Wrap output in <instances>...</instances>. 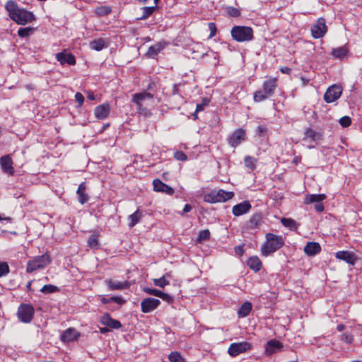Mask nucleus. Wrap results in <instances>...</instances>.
Masks as SVG:
<instances>
[{
  "mask_svg": "<svg viewBox=\"0 0 362 362\" xmlns=\"http://www.w3.org/2000/svg\"><path fill=\"white\" fill-rule=\"evenodd\" d=\"M5 8L9 17L19 25H25L35 20L32 12L18 8L17 4L13 0L6 2Z\"/></svg>",
  "mask_w": 362,
  "mask_h": 362,
  "instance_id": "f257e3e1",
  "label": "nucleus"
},
{
  "mask_svg": "<svg viewBox=\"0 0 362 362\" xmlns=\"http://www.w3.org/2000/svg\"><path fill=\"white\" fill-rule=\"evenodd\" d=\"M132 102L136 105V110L139 114L149 117L152 113L147 105H151L153 103V95L148 92H142L133 95Z\"/></svg>",
  "mask_w": 362,
  "mask_h": 362,
  "instance_id": "f03ea898",
  "label": "nucleus"
},
{
  "mask_svg": "<svg viewBox=\"0 0 362 362\" xmlns=\"http://www.w3.org/2000/svg\"><path fill=\"white\" fill-rule=\"evenodd\" d=\"M284 245V240L281 235L267 233L266 243L261 247L262 254L267 257L280 249Z\"/></svg>",
  "mask_w": 362,
  "mask_h": 362,
  "instance_id": "7ed1b4c3",
  "label": "nucleus"
},
{
  "mask_svg": "<svg viewBox=\"0 0 362 362\" xmlns=\"http://www.w3.org/2000/svg\"><path fill=\"white\" fill-rule=\"evenodd\" d=\"M233 40L237 42L250 41L253 38V30L250 27L235 25L230 31Z\"/></svg>",
  "mask_w": 362,
  "mask_h": 362,
  "instance_id": "20e7f679",
  "label": "nucleus"
},
{
  "mask_svg": "<svg viewBox=\"0 0 362 362\" xmlns=\"http://www.w3.org/2000/svg\"><path fill=\"white\" fill-rule=\"evenodd\" d=\"M50 262L51 259L47 253L37 256L33 259L28 262L26 272L28 273H32L37 269L45 267Z\"/></svg>",
  "mask_w": 362,
  "mask_h": 362,
  "instance_id": "39448f33",
  "label": "nucleus"
},
{
  "mask_svg": "<svg viewBox=\"0 0 362 362\" xmlns=\"http://www.w3.org/2000/svg\"><path fill=\"white\" fill-rule=\"evenodd\" d=\"M35 310L30 304L22 303L18 307V317L24 323H29L32 321Z\"/></svg>",
  "mask_w": 362,
  "mask_h": 362,
  "instance_id": "423d86ee",
  "label": "nucleus"
},
{
  "mask_svg": "<svg viewBox=\"0 0 362 362\" xmlns=\"http://www.w3.org/2000/svg\"><path fill=\"white\" fill-rule=\"evenodd\" d=\"M342 93V88L338 85H332L327 88L324 95V99L327 103L334 102L339 99Z\"/></svg>",
  "mask_w": 362,
  "mask_h": 362,
  "instance_id": "0eeeda50",
  "label": "nucleus"
},
{
  "mask_svg": "<svg viewBox=\"0 0 362 362\" xmlns=\"http://www.w3.org/2000/svg\"><path fill=\"white\" fill-rule=\"evenodd\" d=\"M251 349V344L247 341L233 343L230 345L228 353L230 356L235 357L240 354L244 353Z\"/></svg>",
  "mask_w": 362,
  "mask_h": 362,
  "instance_id": "6e6552de",
  "label": "nucleus"
},
{
  "mask_svg": "<svg viewBox=\"0 0 362 362\" xmlns=\"http://www.w3.org/2000/svg\"><path fill=\"white\" fill-rule=\"evenodd\" d=\"M160 304V301L158 299L147 298L141 302V309L144 313H151L156 309Z\"/></svg>",
  "mask_w": 362,
  "mask_h": 362,
  "instance_id": "1a4fd4ad",
  "label": "nucleus"
},
{
  "mask_svg": "<svg viewBox=\"0 0 362 362\" xmlns=\"http://www.w3.org/2000/svg\"><path fill=\"white\" fill-rule=\"evenodd\" d=\"M335 257L337 259L344 261L351 265H354L358 259L354 252L346 250L336 252Z\"/></svg>",
  "mask_w": 362,
  "mask_h": 362,
  "instance_id": "9d476101",
  "label": "nucleus"
},
{
  "mask_svg": "<svg viewBox=\"0 0 362 362\" xmlns=\"http://www.w3.org/2000/svg\"><path fill=\"white\" fill-rule=\"evenodd\" d=\"M0 165L1 170L4 173L13 175L14 169L13 167V160L9 155H6L0 158Z\"/></svg>",
  "mask_w": 362,
  "mask_h": 362,
  "instance_id": "9b49d317",
  "label": "nucleus"
},
{
  "mask_svg": "<svg viewBox=\"0 0 362 362\" xmlns=\"http://www.w3.org/2000/svg\"><path fill=\"white\" fill-rule=\"evenodd\" d=\"M245 139V132L243 129L235 130L228 139L229 144L235 147Z\"/></svg>",
  "mask_w": 362,
  "mask_h": 362,
  "instance_id": "f8f14e48",
  "label": "nucleus"
},
{
  "mask_svg": "<svg viewBox=\"0 0 362 362\" xmlns=\"http://www.w3.org/2000/svg\"><path fill=\"white\" fill-rule=\"evenodd\" d=\"M100 323L105 326H107L111 329H119L122 327V324L119 321L115 320L110 317L108 313L104 314L100 317Z\"/></svg>",
  "mask_w": 362,
  "mask_h": 362,
  "instance_id": "ddd939ff",
  "label": "nucleus"
},
{
  "mask_svg": "<svg viewBox=\"0 0 362 362\" xmlns=\"http://www.w3.org/2000/svg\"><path fill=\"white\" fill-rule=\"evenodd\" d=\"M153 189L156 192H163L168 195H173L175 192L174 189L168 185L163 182L159 179H156L153 182Z\"/></svg>",
  "mask_w": 362,
  "mask_h": 362,
  "instance_id": "4468645a",
  "label": "nucleus"
},
{
  "mask_svg": "<svg viewBox=\"0 0 362 362\" xmlns=\"http://www.w3.org/2000/svg\"><path fill=\"white\" fill-rule=\"evenodd\" d=\"M251 204L248 201L242 202L233 207L232 212L234 216H240L247 213L251 209Z\"/></svg>",
  "mask_w": 362,
  "mask_h": 362,
  "instance_id": "2eb2a0df",
  "label": "nucleus"
},
{
  "mask_svg": "<svg viewBox=\"0 0 362 362\" xmlns=\"http://www.w3.org/2000/svg\"><path fill=\"white\" fill-rule=\"evenodd\" d=\"M315 132L311 128H308L305 132L303 139V145L308 148H314L315 144Z\"/></svg>",
  "mask_w": 362,
  "mask_h": 362,
  "instance_id": "dca6fc26",
  "label": "nucleus"
},
{
  "mask_svg": "<svg viewBox=\"0 0 362 362\" xmlns=\"http://www.w3.org/2000/svg\"><path fill=\"white\" fill-rule=\"evenodd\" d=\"M79 337V333L74 328H69L61 335V339L64 342H71L76 340Z\"/></svg>",
  "mask_w": 362,
  "mask_h": 362,
  "instance_id": "f3484780",
  "label": "nucleus"
},
{
  "mask_svg": "<svg viewBox=\"0 0 362 362\" xmlns=\"http://www.w3.org/2000/svg\"><path fill=\"white\" fill-rule=\"evenodd\" d=\"M110 111V107L108 104H102L95 108L94 114L98 119H103L109 115Z\"/></svg>",
  "mask_w": 362,
  "mask_h": 362,
  "instance_id": "a211bd4d",
  "label": "nucleus"
},
{
  "mask_svg": "<svg viewBox=\"0 0 362 362\" xmlns=\"http://www.w3.org/2000/svg\"><path fill=\"white\" fill-rule=\"evenodd\" d=\"M282 347V344L275 339L269 340L265 346V354L267 356H270L281 349Z\"/></svg>",
  "mask_w": 362,
  "mask_h": 362,
  "instance_id": "6ab92c4d",
  "label": "nucleus"
},
{
  "mask_svg": "<svg viewBox=\"0 0 362 362\" xmlns=\"http://www.w3.org/2000/svg\"><path fill=\"white\" fill-rule=\"evenodd\" d=\"M56 59L60 62L62 65L65 64L74 65L76 64L75 57L71 54L59 52L56 54Z\"/></svg>",
  "mask_w": 362,
  "mask_h": 362,
  "instance_id": "aec40b11",
  "label": "nucleus"
},
{
  "mask_svg": "<svg viewBox=\"0 0 362 362\" xmlns=\"http://www.w3.org/2000/svg\"><path fill=\"white\" fill-rule=\"evenodd\" d=\"M108 288L111 291L115 290H122L129 287V284L127 281H112L111 279H107L105 281Z\"/></svg>",
  "mask_w": 362,
  "mask_h": 362,
  "instance_id": "412c9836",
  "label": "nucleus"
},
{
  "mask_svg": "<svg viewBox=\"0 0 362 362\" xmlns=\"http://www.w3.org/2000/svg\"><path fill=\"white\" fill-rule=\"evenodd\" d=\"M166 43L163 41L159 42L154 45L151 46L146 53L148 57L154 58L158 54L164 49Z\"/></svg>",
  "mask_w": 362,
  "mask_h": 362,
  "instance_id": "4be33fe9",
  "label": "nucleus"
},
{
  "mask_svg": "<svg viewBox=\"0 0 362 362\" xmlns=\"http://www.w3.org/2000/svg\"><path fill=\"white\" fill-rule=\"evenodd\" d=\"M276 87L277 83L276 78H269L265 81L262 84V89L265 90L267 94L271 95H273Z\"/></svg>",
  "mask_w": 362,
  "mask_h": 362,
  "instance_id": "5701e85b",
  "label": "nucleus"
},
{
  "mask_svg": "<svg viewBox=\"0 0 362 362\" xmlns=\"http://www.w3.org/2000/svg\"><path fill=\"white\" fill-rule=\"evenodd\" d=\"M86 186L84 182H82L79 185L78 189L76 191V194L78 197V202L83 204L86 203L89 199L88 194L86 192Z\"/></svg>",
  "mask_w": 362,
  "mask_h": 362,
  "instance_id": "b1692460",
  "label": "nucleus"
},
{
  "mask_svg": "<svg viewBox=\"0 0 362 362\" xmlns=\"http://www.w3.org/2000/svg\"><path fill=\"white\" fill-rule=\"evenodd\" d=\"M247 264L255 272H259L262 267V262L257 256L251 257L249 258L247 261Z\"/></svg>",
  "mask_w": 362,
  "mask_h": 362,
  "instance_id": "393cba45",
  "label": "nucleus"
},
{
  "mask_svg": "<svg viewBox=\"0 0 362 362\" xmlns=\"http://www.w3.org/2000/svg\"><path fill=\"white\" fill-rule=\"evenodd\" d=\"M89 46L92 49L96 50V51H100L103 48L107 47V44L106 43L105 40L102 38L96 39L94 40H92L89 43Z\"/></svg>",
  "mask_w": 362,
  "mask_h": 362,
  "instance_id": "a878e982",
  "label": "nucleus"
},
{
  "mask_svg": "<svg viewBox=\"0 0 362 362\" xmlns=\"http://www.w3.org/2000/svg\"><path fill=\"white\" fill-rule=\"evenodd\" d=\"M216 195L217 199H218V202H224L231 199L234 197V193L233 192L219 189L216 191Z\"/></svg>",
  "mask_w": 362,
  "mask_h": 362,
  "instance_id": "bb28decb",
  "label": "nucleus"
},
{
  "mask_svg": "<svg viewBox=\"0 0 362 362\" xmlns=\"http://www.w3.org/2000/svg\"><path fill=\"white\" fill-rule=\"evenodd\" d=\"M348 49L345 46H341L335 49H333L331 54L333 57L339 59H342L347 54Z\"/></svg>",
  "mask_w": 362,
  "mask_h": 362,
  "instance_id": "cd10ccee",
  "label": "nucleus"
},
{
  "mask_svg": "<svg viewBox=\"0 0 362 362\" xmlns=\"http://www.w3.org/2000/svg\"><path fill=\"white\" fill-rule=\"evenodd\" d=\"M252 303L250 302L244 303L238 311V315L240 317H245L249 315L252 310Z\"/></svg>",
  "mask_w": 362,
  "mask_h": 362,
  "instance_id": "c85d7f7f",
  "label": "nucleus"
},
{
  "mask_svg": "<svg viewBox=\"0 0 362 362\" xmlns=\"http://www.w3.org/2000/svg\"><path fill=\"white\" fill-rule=\"evenodd\" d=\"M141 217H142V212L139 209H137L134 213H133L132 214H131L129 216V223L128 224L129 227L133 228L136 223H138L139 222Z\"/></svg>",
  "mask_w": 362,
  "mask_h": 362,
  "instance_id": "c756f323",
  "label": "nucleus"
},
{
  "mask_svg": "<svg viewBox=\"0 0 362 362\" xmlns=\"http://www.w3.org/2000/svg\"><path fill=\"white\" fill-rule=\"evenodd\" d=\"M304 252L308 256H314L317 254V243L308 242L304 247Z\"/></svg>",
  "mask_w": 362,
  "mask_h": 362,
  "instance_id": "7c9ffc66",
  "label": "nucleus"
},
{
  "mask_svg": "<svg viewBox=\"0 0 362 362\" xmlns=\"http://www.w3.org/2000/svg\"><path fill=\"white\" fill-rule=\"evenodd\" d=\"M271 96H272L271 95L267 94L265 93V90L264 89H262V90H256L254 93L253 99H254L255 102L259 103V102H262V101L269 98Z\"/></svg>",
  "mask_w": 362,
  "mask_h": 362,
  "instance_id": "2f4dec72",
  "label": "nucleus"
},
{
  "mask_svg": "<svg viewBox=\"0 0 362 362\" xmlns=\"http://www.w3.org/2000/svg\"><path fill=\"white\" fill-rule=\"evenodd\" d=\"M327 32V27L325 20L323 18H318V38L322 37Z\"/></svg>",
  "mask_w": 362,
  "mask_h": 362,
  "instance_id": "473e14b6",
  "label": "nucleus"
},
{
  "mask_svg": "<svg viewBox=\"0 0 362 362\" xmlns=\"http://www.w3.org/2000/svg\"><path fill=\"white\" fill-rule=\"evenodd\" d=\"M281 222L284 226L288 228L290 230H296L298 227V223L292 218H282Z\"/></svg>",
  "mask_w": 362,
  "mask_h": 362,
  "instance_id": "72a5a7b5",
  "label": "nucleus"
},
{
  "mask_svg": "<svg viewBox=\"0 0 362 362\" xmlns=\"http://www.w3.org/2000/svg\"><path fill=\"white\" fill-rule=\"evenodd\" d=\"M111 11V7L107 6H100L95 8V13L98 16H105L110 13Z\"/></svg>",
  "mask_w": 362,
  "mask_h": 362,
  "instance_id": "f704fd0d",
  "label": "nucleus"
},
{
  "mask_svg": "<svg viewBox=\"0 0 362 362\" xmlns=\"http://www.w3.org/2000/svg\"><path fill=\"white\" fill-rule=\"evenodd\" d=\"M155 9H156V6L141 8L143 13L138 18L139 20H145V19L148 18L153 13Z\"/></svg>",
  "mask_w": 362,
  "mask_h": 362,
  "instance_id": "c9c22d12",
  "label": "nucleus"
},
{
  "mask_svg": "<svg viewBox=\"0 0 362 362\" xmlns=\"http://www.w3.org/2000/svg\"><path fill=\"white\" fill-rule=\"evenodd\" d=\"M204 200L206 202L209 203H216L218 202V199H217L216 190H214L204 195Z\"/></svg>",
  "mask_w": 362,
  "mask_h": 362,
  "instance_id": "e433bc0d",
  "label": "nucleus"
},
{
  "mask_svg": "<svg viewBox=\"0 0 362 362\" xmlns=\"http://www.w3.org/2000/svg\"><path fill=\"white\" fill-rule=\"evenodd\" d=\"M34 30L35 29L31 27L21 28L18 29V35L21 37H27L30 36L31 34H33Z\"/></svg>",
  "mask_w": 362,
  "mask_h": 362,
  "instance_id": "4c0bfd02",
  "label": "nucleus"
},
{
  "mask_svg": "<svg viewBox=\"0 0 362 362\" xmlns=\"http://www.w3.org/2000/svg\"><path fill=\"white\" fill-rule=\"evenodd\" d=\"M168 359L170 362H186L180 354L177 351L170 353Z\"/></svg>",
  "mask_w": 362,
  "mask_h": 362,
  "instance_id": "58836bf2",
  "label": "nucleus"
},
{
  "mask_svg": "<svg viewBox=\"0 0 362 362\" xmlns=\"http://www.w3.org/2000/svg\"><path fill=\"white\" fill-rule=\"evenodd\" d=\"M261 215L260 214H255L250 219V227L255 228L258 227L259 223L261 221Z\"/></svg>",
  "mask_w": 362,
  "mask_h": 362,
  "instance_id": "ea45409f",
  "label": "nucleus"
},
{
  "mask_svg": "<svg viewBox=\"0 0 362 362\" xmlns=\"http://www.w3.org/2000/svg\"><path fill=\"white\" fill-rule=\"evenodd\" d=\"M210 238V231L208 229L199 231L197 238V242L202 243L208 240Z\"/></svg>",
  "mask_w": 362,
  "mask_h": 362,
  "instance_id": "a19ab883",
  "label": "nucleus"
},
{
  "mask_svg": "<svg viewBox=\"0 0 362 362\" xmlns=\"http://www.w3.org/2000/svg\"><path fill=\"white\" fill-rule=\"evenodd\" d=\"M58 291V288L52 284H46L40 289V291L45 294H49Z\"/></svg>",
  "mask_w": 362,
  "mask_h": 362,
  "instance_id": "79ce46f5",
  "label": "nucleus"
},
{
  "mask_svg": "<svg viewBox=\"0 0 362 362\" xmlns=\"http://www.w3.org/2000/svg\"><path fill=\"white\" fill-rule=\"evenodd\" d=\"M153 284L155 286L163 288L165 286L169 284V281L165 279V275H163L159 279H154Z\"/></svg>",
  "mask_w": 362,
  "mask_h": 362,
  "instance_id": "37998d69",
  "label": "nucleus"
},
{
  "mask_svg": "<svg viewBox=\"0 0 362 362\" xmlns=\"http://www.w3.org/2000/svg\"><path fill=\"white\" fill-rule=\"evenodd\" d=\"M245 165L247 168H250V170H254L256 167L255 162L256 160L251 157V156H246L244 159Z\"/></svg>",
  "mask_w": 362,
  "mask_h": 362,
  "instance_id": "c03bdc74",
  "label": "nucleus"
},
{
  "mask_svg": "<svg viewBox=\"0 0 362 362\" xmlns=\"http://www.w3.org/2000/svg\"><path fill=\"white\" fill-rule=\"evenodd\" d=\"M88 245L92 248H96L98 245V236L95 234L91 235L88 239Z\"/></svg>",
  "mask_w": 362,
  "mask_h": 362,
  "instance_id": "a18cd8bd",
  "label": "nucleus"
},
{
  "mask_svg": "<svg viewBox=\"0 0 362 362\" xmlns=\"http://www.w3.org/2000/svg\"><path fill=\"white\" fill-rule=\"evenodd\" d=\"M9 272V267L6 262H0V277L6 275Z\"/></svg>",
  "mask_w": 362,
  "mask_h": 362,
  "instance_id": "49530a36",
  "label": "nucleus"
},
{
  "mask_svg": "<svg viewBox=\"0 0 362 362\" xmlns=\"http://www.w3.org/2000/svg\"><path fill=\"white\" fill-rule=\"evenodd\" d=\"M144 291L145 293H148V295H152V296H155L157 297H159L161 293V291L156 289V288H144Z\"/></svg>",
  "mask_w": 362,
  "mask_h": 362,
  "instance_id": "de8ad7c7",
  "label": "nucleus"
},
{
  "mask_svg": "<svg viewBox=\"0 0 362 362\" xmlns=\"http://www.w3.org/2000/svg\"><path fill=\"white\" fill-rule=\"evenodd\" d=\"M351 119L348 116H344L339 119V124L343 127H348L351 125Z\"/></svg>",
  "mask_w": 362,
  "mask_h": 362,
  "instance_id": "09e8293b",
  "label": "nucleus"
},
{
  "mask_svg": "<svg viewBox=\"0 0 362 362\" xmlns=\"http://www.w3.org/2000/svg\"><path fill=\"white\" fill-rule=\"evenodd\" d=\"M209 100H207V99L204 98V99L202 100V103H201V104H197V107H196V111H195V113L194 114V117H197V113L198 112H200V111L203 110H204V106L207 105H208V103H209Z\"/></svg>",
  "mask_w": 362,
  "mask_h": 362,
  "instance_id": "8fccbe9b",
  "label": "nucleus"
},
{
  "mask_svg": "<svg viewBox=\"0 0 362 362\" xmlns=\"http://www.w3.org/2000/svg\"><path fill=\"white\" fill-rule=\"evenodd\" d=\"M174 158L177 160L185 161L187 159V155L181 151H177L174 153Z\"/></svg>",
  "mask_w": 362,
  "mask_h": 362,
  "instance_id": "3c124183",
  "label": "nucleus"
},
{
  "mask_svg": "<svg viewBox=\"0 0 362 362\" xmlns=\"http://www.w3.org/2000/svg\"><path fill=\"white\" fill-rule=\"evenodd\" d=\"M341 339L346 344H351L353 341V336L346 332L344 333L341 336Z\"/></svg>",
  "mask_w": 362,
  "mask_h": 362,
  "instance_id": "603ef678",
  "label": "nucleus"
},
{
  "mask_svg": "<svg viewBox=\"0 0 362 362\" xmlns=\"http://www.w3.org/2000/svg\"><path fill=\"white\" fill-rule=\"evenodd\" d=\"M208 27H209V29L210 30L209 38H211L214 36H215L216 34V31H217L216 25V24L214 23L211 22V23H208Z\"/></svg>",
  "mask_w": 362,
  "mask_h": 362,
  "instance_id": "864d4df0",
  "label": "nucleus"
},
{
  "mask_svg": "<svg viewBox=\"0 0 362 362\" xmlns=\"http://www.w3.org/2000/svg\"><path fill=\"white\" fill-rule=\"evenodd\" d=\"M228 13L233 17H238L240 15V11L236 8L228 7Z\"/></svg>",
  "mask_w": 362,
  "mask_h": 362,
  "instance_id": "5fc2aeb1",
  "label": "nucleus"
},
{
  "mask_svg": "<svg viewBox=\"0 0 362 362\" xmlns=\"http://www.w3.org/2000/svg\"><path fill=\"white\" fill-rule=\"evenodd\" d=\"M159 298H160L161 299H163V300L166 301L168 303H171L173 301V298L171 296H170L168 293H163V291H161Z\"/></svg>",
  "mask_w": 362,
  "mask_h": 362,
  "instance_id": "6e6d98bb",
  "label": "nucleus"
},
{
  "mask_svg": "<svg viewBox=\"0 0 362 362\" xmlns=\"http://www.w3.org/2000/svg\"><path fill=\"white\" fill-rule=\"evenodd\" d=\"M317 202V194L307 196L305 199V204H311Z\"/></svg>",
  "mask_w": 362,
  "mask_h": 362,
  "instance_id": "4d7b16f0",
  "label": "nucleus"
},
{
  "mask_svg": "<svg viewBox=\"0 0 362 362\" xmlns=\"http://www.w3.org/2000/svg\"><path fill=\"white\" fill-rule=\"evenodd\" d=\"M75 100L79 103L81 106L84 102V97L81 93H76L75 95Z\"/></svg>",
  "mask_w": 362,
  "mask_h": 362,
  "instance_id": "13d9d810",
  "label": "nucleus"
},
{
  "mask_svg": "<svg viewBox=\"0 0 362 362\" xmlns=\"http://www.w3.org/2000/svg\"><path fill=\"white\" fill-rule=\"evenodd\" d=\"M110 300H111V302H115L119 305H122L125 302L124 300L122 297H119V296L110 297Z\"/></svg>",
  "mask_w": 362,
  "mask_h": 362,
  "instance_id": "bf43d9fd",
  "label": "nucleus"
},
{
  "mask_svg": "<svg viewBox=\"0 0 362 362\" xmlns=\"http://www.w3.org/2000/svg\"><path fill=\"white\" fill-rule=\"evenodd\" d=\"M235 252L239 255L242 256L244 253L243 246V245H238L235 247Z\"/></svg>",
  "mask_w": 362,
  "mask_h": 362,
  "instance_id": "052dcab7",
  "label": "nucleus"
},
{
  "mask_svg": "<svg viewBox=\"0 0 362 362\" xmlns=\"http://www.w3.org/2000/svg\"><path fill=\"white\" fill-rule=\"evenodd\" d=\"M280 71L282 74H290L291 72V69L288 66H282L280 68Z\"/></svg>",
  "mask_w": 362,
  "mask_h": 362,
  "instance_id": "680f3d73",
  "label": "nucleus"
},
{
  "mask_svg": "<svg viewBox=\"0 0 362 362\" xmlns=\"http://www.w3.org/2000/svg\"><path fill=\"white\" fill-rule=\"evenodd\" d=\"M312 35L314 38H317V25H313L311 28Z\"/></svg>",
  "mask_w": 362,
  "mask_h": 362,
  "instance_id": "e2e57ef3",
  "label": "nucleus"
},
{
  "mask_svg": "<svg viewBox=\"0 0 362 362\" xmlns=\"http://www.w3.org/2000/svg\"><path fill=\"white\" fill-rule=\"evenodd\" d=\"M192 207L190 204H185L183 209V213H188L192 210Z\"/></svg>",
  "mask_w": 362,
  "mask_h": 362,
  "instance_id": "0e129e2a",
  "label": "nucleus"
},
{
  "mask_svg": "<svg viewBox=\"0 0 362 362\" xmlns=\"http://www.w3.org/2000/svg\"><path fill=\"white\" fill-rule=\"evenodd\" d=\"M100 300L103 304H107L111 303L110 298H107L105 296H101Z\"/></svg>",
  "mask_w": 362,
  "mask_h": 362,
  "instance_id": "69168bd1",
  "label": "nucleus"
},
{
  "mask_svg": "<svg viewBox=\"0 0 362 362\" xmlns=\"http://www.w3.org/2000/svg\"><path fill=\"white\" fill-rule=\"evenodd\" d=\"M324 211V206L321 202H320V195H318V212Z\"/></svg>",
  "mask_w": 362,
  "mask_h": 362,
  "instance_id": "338daca9",
  "label": "nucleus"
},
{
  "mask_svg": "<svg viewBox=\"0 0 362 362\" xmlns=\"http://www.w3.org/2000/svg\"><path fill=\"white\" fill-rule=\"evenodd\" d=\"M344 328H345V326L342 324L338 325L337 327V329L339 332L343 331L344 329Z\"/></svg>",
  "mask_w": 362,
  "mask_h": 362,
  "instance_id": "774afa93",
  "label": "nucleus"
}]
</instances>
